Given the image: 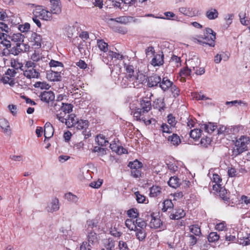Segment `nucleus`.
I'll list each match as a JSON object with an SVG mask.
<instances>
[{
  "instance_id": "5",
  "label": "nucleus",
  "mask_w": 250,
  "mask_h": 250,
  "mask_svg": "<svg viewBox=\"0 0 250 250\" xmlns=\"http://www.w3.org/2000/svg\"><path fill=\"white\" fill-rule=\"evenodd\" d=\"M73 107V105L70 104H65L60 102L54 104L53 110L57 112H58V110H61V112L57 113L56 114H62L64 117L67 113H69L72 111Z\"/></svg>"
},
{
  "instance_id": "36",
  "label": "nucleus",
  "mask_w": 250,
  "mask_h": 250,
  "mask_svg": "<svg viewBox=\"0 0 250 250\" xmlns=\"http://www.w3.org/2000/svg\"><path fill=\"white\" fill-rule=\"evenodd\" d=\"M24 45V44L21 43H17L16 45L13 46L10 50V53L14 55H18L22 51L21 46Z\"/></svg>"
},
{
  "instance_id": "57",
  "label": "nucleus",
  "mask_w": 250,
  "mask_h": 250,
  "mask_svg": "<svg viewBox=\"0 0 250 250\" xmlns=\"http://www.w3.org/2000/svg\"><path fill=\"white\" fill-rule=\"evenodd\" d=\"M42 58V54L38 51H35V52L31 56V59L33 62H37L39 61Z\"/></svg>"
},
{
  "instance_id": "17",
  "label": "nucleus",
  "mask_w": 250,
  "mask_h": 250,
  "mask_svg": "<svg viewBox=\"0 0 250 250\" xmlns=\"http://www.w3.org/2000/svg\"><path fill=\"white\" fill-rule=\"evenodd\" d=\"M205 15L208 20H214L218 18L219 12L216 8L210 7L206 11Z\"/></svg>"
},
{
  "instance_id": "37",
  "label": "nucleus",
  "mask_w": 250,
  "mask_h": 250,
  "mask_svg": "<svg viewBox=\"0 0 250 250\" xmlns=\"http://www.w3.org/2000/svg\"><path fill=\"white\" fill-rule=\"evenodd\" d=\"M168 141L173 146H178L181 143L179 136L174 133L168 137Z\"/></svg>"
},
{
  "instance_id": "20",
  "label": "nucleus",
  "mask_w": 250,
  "mask_h": 250,
  "mask_svg": "<svg viewBox=\"0 0 250 250\" xmlns=\"http://www.w3.org/2000/svg\"><path fill=\"white\" fill-rule=\"evenodd\" d=\"M151 220L149 223V227L151 228L155 229H163L162 228V222L160 219L158 217H155L152 215L150 216Z\"/></svg>"
},
{
  "instance_id": "61",
  "label": "nucleus",
  "mask_w": 250,
  "mask_h": 250,
  "mask_svg": "<svg viewBox=\"0 0 250 250\" xmlns=\"http://www.w3.org/2000/svg\"><path fill=\"white\" fill-rule=\"evenodd\" d=\"M216 229L219 231H224L226 230L227 224L225 221H222L220 223H217L215 226Z\"/></svg>"
},
{
  "instance_id": "9",
  "label": "nucleus",
  "mask_w": 250,
  "mask_h": 250,
  "mask_svg": "<svg viewBox=\"0 0 250 250\" xmlns=\"http://www.w3.org/2000/svg\"><path fill=\"white\" fill-rule=\"evenodd\" d=\"M178 11L186 16L193 17L197 14V11L195 8L190 7H180Z\"/></svg>"
},
{
  "instance_id": "42",
  "label": "nucleus",
  "mask_w": 250,
  "mask_h": 250,
  "mask_svg": "<svg viewBox=\"0 0 250 250\" xmlns=\"http://www.w3.org/2000/svg\"><path fill=\"white\" fill-rule=\"evenodd\" d=\"M203 129L201 128V129H194L190 131V136L194 140L198 139L201 136V131Z\"/></svg>"
},
{
  "instance_id": "26",
  "label": "nucleus",
  "mask_w": 250,
  "mask_h": 250,
  "mask_svg": "<svg viewBox=\"0 0 250 250\" xmlns=\"http://www.w3.org/2000/svg\"><path fill=\"white\" fill-rule=\"evenodd\" d=\"M189 234H193L194 235L200 237L202 234L200 227L197 224L192 225L188 226Z\"/></svg>"
},
{
  "instance_id": "31",
  "label": "nucleus",
  "mask_w": 250,
  "mask_h": 250,
  "mask_svg": "<svg viewBox=\"0 0 250 250\" xmlns=\"http://www.w3.org/2000/svg\"><path fill=\"white\" fill-rule=\"evenodd\" d=\"M124 68L126 72V75L129 76H135L134 75V67L132 64H131V62L126 63L123 61Z\"/></svg>"
},
{
  "instance_id": "32",
  "label": "nucleus",
  "mask_w": 250,
  "mask_h": 250,
  "mask_svg": "<svg viewBox=\"0 0 250 250\" xmlns=\"http://www.w3.org/2000/svg\"><path fill=\"white\" fill-rule=\"evenodd\" d=\"M8 37L5 33H0V43L5 46L6 48H8L11 46L10 42L7 39Z\"/></svg>"
},
{
  "instance_id": "15",
  "label": "nucleus",
  "mask_w": 250,
  "mask_h": 250,
  "mask_svg": "<svg viewBox=\"0 0 250 250\" xmlns=\"http://www.w3.org/2000/svg\"><path fill=\"white\" fill-rule=\"evenodd\" d=\"M46 78L50 81H59L61 79V72L53 70L47 71Z\"/></svg>"
},
{
  "instance_id": "62",
  "label": "nucleus",
  "mask_w": 250,
  "mask_h": 250,
  "mask_svg": "<svg viewBox=\"0 0 250 250\" xmlns=\"http://www.w3.org/2000/svg\"><path fill=\"white\" fill-rule=\"evenodd\" d=\"M35 86L36 87H39L41 89H48L50 86L46 82H37L35 84Z\"/></svg>"
},
{
  "instance_id": "54",
  "label": "nucleus",
  "mask_w": 250,
  "mask_h": 250,
  "mask_svg": "<svg viewBox=\"0 0 250 250\" xmlns=\"http://www.w3.org/2000/svg\"><path fill=\"white\" fill-rule=\"evenodd\" d=\"M208 241L210 242H214L219 239V235L216 232H210L208 237Z\"/></svg>"
},
{
  "instance_id": "28",
  "label": "nucleus",
  "mask_w": 250,
  "mask_h": 250,
  "mask_svg": "<svg viewBox=\"0 0 250 250\" xmlns=\"http://www.w3.org/2000/svg\"><path fill=\"white\" fill-rule=\"evenodd\" d=\"M149 196L151 197H157L161 195L162 189L160 187L153 186L149 188Z\"/></svg>"
},
{
  "instance_id": "48",
  "label": "nucleus",
  "mask_w": 250,
  "mask_h": 250,
  "mask_svg": "<svg viewBox=\"0 0 250 250\" xmlns=\"http://www.w3.org/2000/svg\"><path fill=\"white\" fill-rule=\"evenodd\" d=\"M192 71L191 69L188 67L182 69L179 73L180 76L181 77V81H185V77L189 75Z\"/></svg>"
},
{
  "instance_id": "3",
  "label": "nucleus",
  "mask_w": 250,
  "mask_h": 250,
  "mask_svg": "<svg viewBox=\"0 0 250 250\" xmlns=\"http://www.w3.org/2000/svg\"><path fill=\"white\" fill-rule=\"evenodd\" d=\"M250 142L249 137L246 135L241 136L235 142V147L232 151V156L235 157L246 151Z\"/></svg>"
},
{
  "instance_id": "38",
  "label": "nucleus",
  "mask_w": 250,
  "mask_h": 250,
  "mask_svg": "<svg viewBox=\"0 0 250 250\" xmlns=\"http://www.w3.org/2000/svg\"><path fill=\"white\" fill-rule=\"evenodd\" d=\"M97 45L100 50L103 51L104 53H106L107 52L108 49V45L107 43L104 42L102 40H97Z\"/></svg>"
},
{
  "instance_id": "4",
  "label": "nucleus",
  "mask_w": 250,
  "mask_h": 250,
  "mask_svg": "<svg viewBox=\"0 0 250 250\" xmlns=\"http://www.w3.org/2000/svg\"><path fill=\"white\" fill-rule=\"evenodd\" d=\"M33 14L34 16L39 17L41 20L45 21H51L52 19L51 13L43 8L42 6H36L33 11Z\"/></svg>"
},
{
  "instance_id": "21",
  "label": "nucleus",
  "mask_w": 250,
  "mask_h": 250,
  "mask_svg": "<svg viewBox=\"0 0 250 250\" xmlns=\"http://www.w3.org/2000/svg\"><path fill=\"white\" fill-rule=\"evenodd\" d=\"M213 190L216 191L219 193V195L221 198L224 200H227V190L222 186H213Z\"/></svg>"
},
{
  "instance_id": "50",
  "label": "nucleus",
  "mask_w": 250,
  "mask_h": 250,
  "mask_svg": "<svg viewBox=\"0 0 250 250\" xmlns=\"http://www.w3.org/2000/svg\"><path fill=\"white\" fill-rule=\"evenodd\" d=\"M63 30L68 37H71L75 32V28L73 25H67L64 28Z\"/></svg>"
},
{
  "instance_id": "45",
  "label": "nucleus",
  "mask_w": 250,
  "mask_h": 250,
  "mask_svg": "<svg viewBox=\"0 0 250 250\" xmlns=\"http://www.w3.org/2000/svg\"><path fill=\"white\" fill-rule=\"evenodd\" d=\"M89 243L93 244L97 241V234L95 231L87 232Z\"/></svg>"
},
{
  "instance_id": "33",
  "label": "nucleus",
  "mask_w": 250,
  "mask_h": 250,
  "mask_svg": "<svg viewBox=\"0 0 250 250\" xmlns=\"http://www.w3.org/2000/svg\"><path fill=\"white\" fill-rule=\"evenodd\" d=\"M201 128L208 133H211L216 128V126L211 123L201 125Z\"/></svg>"
},
{
  "instance_id": "47",
  "label": "nucleus",
  "mask_w": 250,
  "mask_h": 250,
  "mask_svg": "<svg viewBox=\"0 0 250 250\" xmlns=\"http://www.w3.org/2000/svg\"><path fill=\"white\" fill-rule=\"evenodd\" d=\"M125 226L130 230H134L136 228L135 221L132 219H127L125 222Z\"/></svg>"
},
{
  "instance_id": "58",
  "label": "nucleus",
  "mask_w": 250,
  "mask_h": 250,
  "mask_svg": "<svg viewBox=\"0 0 250 250\" xmlns=\"http://www.w3.org/2000/svg\"><path fill=\"white\" fill-rule=\"evenodd\" d=\"M188 237V243L190 246L195 245L197 242V237L193 234H189L187 236Z\"/></svg>"
},
{
  "instance_id": "11",
  "label": "nucleus",
  "mask_w": 250,
  "mask_h": 250,
  "mask_svg": "<svg viewBox=\"0 0 250 250\" xmlns=\"http://www.w3.org/2000/svg\"><path fill=\"white\" fill-rule=\"evenodd\" d=\"M208 176L210 178L213 186H222V179L220 176L214 172L212 169L209 170Z\"/></svg>"
},
{
  "instance_id": "55",
  "label": "nucleus",
  "mask_w": 250,
  "mask_h": 250,
  "mask_svg": "<svg viewBox=\"0 0 250 250\" xmlns=\"http://www.w3.org/2000/svg\"><path fill=\"white\" fill-rule=\"evenodd\" d=\"M164 15L166 16V18L165 17H156V18L157 19H166L168 20H175V18H177V17L175 16V14L172 12H166L164 13Z\"/></svg>"
},
{
  "instance_id": "30",
  "label": "nucleus",
  "mask_w": 250,
  "mask_h": 250,
  "mask_svg": "<svg viewBox=\"0 0 250 250\" xmlns=\"http://www.w3.org/2000/svg\"><path fill=\"white\" fill-rule=\"evenodd\" d=\"M134 230L136 232L135 235L137 238L140 241H144L145 239L146 236V229L136 228Z\"/></svg>"
},
{
  "instance_id": "60",
  "label": "nucleus",
  "mask_w": 250,
  "mask_h": 250,
  "mask_svg": "<svg viewBox=\"0 0 250 250\" xmlns=\"http://www.w3.org/2000/svg\"><path fill=\"white\" fill-rule=\"evenodd\" d=\"M30 24L27 22H26L23 24H20L18 25L19 30L22 33L28 31V30L30 29Z\"/></svg>"
},
{
  "instance_id": "7",
  "label": "nucleus",
  "mask_w": 250,
  "mask_h": 250,
  "mask_svg": "<svg viewBox=\"0 0 250 250\" xmlns=\"http://www.w3.org/2000/svg\"><path fill=\"white\" fill-rule=\"evenodd\" d=\"M136 78L135 76H129L126 75L124 77L121 82V84L123 87H135L136 85L135 84V81Z\"/></svg>"
},
{
  "instance_id": "46",
  "label": "nucleus",
  "mask_w": 250,
  "mask_h": 250,
  "mask_svg": "<svg viewBox=\"0 0 250 250\" xmlns=\"http://www.w3.org/2000/svg\"><path fill=\"white\" fill-rule=\"evenodd\" d=\"M0 81L4 84H9L10 86H13L15 84L13 79L11 77H9L8 75H6L1 78Z\"/></svg>"
},
{
  "instance_id": "10",
  "label": "nucleus",
  "mask_w": 250,
  "mask_h": 250,
  "mask_svg": "<svg viewBox=\"0 0 250 250\" xmlns=\"http://www.w3.org/2000/svg\"><path fill=\"white\" fill-rule=\"evenodd\" d=\"M206 34L207 35L205 40L207 41L206 43L211 46H213L214 45V42L216 39V33L211 28H207L206 29Z\"/></svg>"
},
{
  "instance_id": "64",
  "label": "nucleus",
  "mask_w": 250,
  "mask_h": 250,
  "mask_svg": "<svg viewBox=\"0 0 250 250\" xmlns=\"http://www.w3.org/2000/svg\"><path fill=\"white\" fill-rule=\"evenodd\" d=\"M170 89L172 94L174 97L176 98L179 95L180 90L175 85L172 84L170 87Z\"/></svg>"
},
{
  "instance_id": "2",
  "label": "nucleus",
  "mask_w": 250,
  "mask_h": 250,
  "mask_svg": "<svg viewBox=\"0 0 250 250\" xmlns=\"http://www.w3.org/2000/svg\"><path fill=\"white\" fill-rule=\"evenodd\" d=\"M23 75L29 79L38 78L40 75L39 70L36 68V64L31 61H27L24 66L21 67Z\"/></svg>"
},
{
  "instance_id": "39",
  "label": "nucleus",
  "mask_w": 250,
  "mask_h": 250,
  "mask_svg": "<svg viewBox=\"0 0 250 250\" xmlns=\"http://www.w3.org/2000/svg\"><path fill=\"white\" fill-rule=\"evenodd\" d=\"M168 185L173 188H176L180 185V180L176 176L171 177L168 181Z\"/></svg>"
},
{
  "instance_id": "12",
  "label": "nucleus",
  "mask_w": 250,
  "mask_h": 250,
  "mask_svg": "<svg viewBox=\"0 0 250 250\" xmlns=\"http://www.w3.org/2000/svg\"><path fill=\"white\" fill-rule=\"evenodd\" d=\"M60 208L59 201L58 198H55L48 203L46 209L49 212H53L58 210Z\"/></svg>"
},
{
  "instance_id": "18",
  "label": "nucleus",
  "mask_w": 250,
  "mask_h": 250,
  "mask_svg": "<svg viewBox=\"0 0 250 250\" xmlns=\"http://www.w3.org/2000/svg\"><path fill=\"white\" fill-rule=\"evenodd\" d=\"M186 212L185 210L181 208H175L174 211L171 213L169 218L172 220H178L185 217Z\"/></svg>"
},
{
  "instance_id": "6",
  "label": "nucleus",
  "mask_w": 250,
  "mask_h": 250,
  "mask_svg": "<svg viewBox=\"0 0 250 250\" xmlns=\"http://www.w3.org/2000/svg\"><path fill=\"white\" fill-rule=\"evenodd\" d=\"M57 119L61 122L65 123L66 126L68 128L74 127L77 121V118L74 114H70L67 116V118L64 117L62 114H56Z\"/></svg>"
},
{
  "instance_id": "19",
  "label": "nucleus",
  "mask_w": 250,
  "mask_h": 250,
  "mask_svg": "<svg viewBox=\"0 0 250 250\" xmlns=\"http://www.w3.org/2000/svg\"><path fill=\"white\" fill-rule=\"evenodd\" d=\"M187 65L192 70H195L200 65V61L197 56H194L193 58L187 61Z\"/></svg>"
},
{
  "instance_id": "43",
  "label": "nucleus",
  "mask_w": 250,
  "mask_h": 250,
  "mask_svg": "<svg viewBox=\"0 0 250 250\" xmlns=\"http://www.w3.org/2000/svg\"><path fill=\"white\" fill-rule=\"evenodd\" d=\"M240 129H242L241 126H231L228 127L227 134H238Z\"/></svg>"
},
{
  "instance_id": "49",
  "label": "nucleus",
  "mask_w": 250,
  "mask_h": 250,
  "mask_svg": "<svg viewBox=\"0 0 250 250\" xmlns=\"http://www.w3.org/2000/svg\"><path fill=\"white\" fill-rule=\"evenodd\" d=\"M142 163L137 160L133 162H130L128 164V167L132 169H140L142 167Z\"/></svg>"
},
{
  "instance_id": "14",
  "label": "nucleus",
  "mask_w": 250,
  "mask_h": 250,
  "mask_svg": "<svg viewBox=\"0 0 250 250\" xmlns=\"http://www.w3.org/2000/svg\"><path fill=\"white\" fill-rule=\"evenodd\" d=\"M40 97L42 101L49 103L50 102H52L54 100L55 95L51 91H45L41 93Z\"/></svg>"
},
{
  "instance_id": "52",
  "label": "nucleus",
  "mask_w": 250,
  "mask_h": 250,
  "mask_svg": "<svg viewBox=\"0 0 250 250\" xmlns=\"http://www.w3.org/2000/svg\"><path fill=\"white\" fill-rule=\"evenodd\" d=\"M240 21L241 23L244 25L250 26V19L248 20L246 17V14H239Z\"/></svg>"
},
{
  "instance_id": "1",
  "label": "nucleus",
  "mask_w": 250,
  "mask_h": 250,
  "mask_svg": "<svg viewBox=\"0 0 250 250\" xmlns=\"http://www.w3.org/2000/svg\"><path fill=\"white\" fill-rule=\"evenodd\" d=\"M134 104H130V108L131 110V114L137 121H143L146 125L151 124V121L146 117L147 114L151 109L150 101L143 99L140 101V107L135 108Z\"/></svg>"
},
{
  "instance_id": "27",
  "label": "nucleus",
  "mask_w": 250,
  "mask_h": 250,
  "mask_svg": "<svg viewBox=\"0 0 250 250\" xmlns=\"http://www.w3.org/2000/svg\"><path fill=\"white\" fill-rule=\"evenodd\" d=\"M163 57V54H156L152 59L151 64L154 66L162 65L164 63Z\"/></svg>"
},
{
  "instance_id": "41",
  "label": "nucleus",
  "mask_w": 250,
  "mask_h": 250,
  "mask_svg": "<svg viewBox=\"0 0 250 250\" xmlns=\"http://www.w3.org/2000/svg\"><path fill=\"white\" fill-rule=\"evenodd\" d=\"M96 141L98 143L99 146H106L108 143V141L106 140L105 137L101 134L97 136Z\"/></svg>"
},
{
  "instance_id": "23",
  "label": "nucleus",
  "mask_w": 250,
  "mask_h": 250,
  "mask_svg": "<svg viewBox=\"0 0 250 250\" xmlns=\"http://www.w3.org/2000/svg\"><path fill=\"white\" fill-rule=\"evenodd\" d=\"M172 84L173 83L172 82L168 80L167 77H164L162 81L161 80V82L159 83V86L163 91H165L170 88Z\"/></svg>"
},
{
  "instance_id": "59",
  "label": "nucleus",
  "mask_w": 250,
  "mask_h": 250,
  "mask_svg": "<svg viewBox=\"0 0 250 250\" xmlns=\"http://www.w3.org/2000/svg\"><path fill=\"white\" fill-rule=\"evenodd\" d=\"M135 224L136 229H145L146 227V223L141 219H137L135 221Z\"/></svg>"
},
{
  "instance_id": "35",
  "label": "nucleus",
  "mask_w": 250,
  "mask_h": 250,
  "mask_svg": "<svg viewBox=\"0 0 250 250\" xmlns=\"http://www.w3.org/2000/svg\"><path fill=\"white\" fill-rule=\"evenodd\" d=\"M173 204L171 200H165L163 203L162 210L163 212H166L173 208Z\"/></svg>"
},
{
  "instance_id": "13",
  "label": "nucleus",
  "mask_w": 250,
  "mask_h": 250,
  "mask_svg": "<svg viewBox=\"0 0 250 250\" xmlns=\"http://www.w3.org/2000/svg\"><path fill=\"white\" fill-rule=\"evenodd\" d=\"M29 40L30 42L32 43V45L35 46V48H39L41 47L42 37L37 33L32 32Z\"/></svg>"
},
{
  "instance_id": "16",
  "label": "nucleus",
  "mask_w": 250,
  "mask_h": 250,
  "mask_svg": "<svg viewBox=\"0 0 250 250\" xmlns=\"http://www.w3.org/2000/svg\"><path fill=\"white\" fill-rule=\"evenodd\" d=\"M161 82V77L156 74L153 75L147 78V85L149 87L157 86Z\"/></svg>"
},
{
  "instance_id": "25",
  "label": "nucleus",
  "mask_w": 250,
  "mask_h": 250,
  "mask_svg": "<svg viewBox=\"0 0 250 250\" xmlns=\"http://www.w3.org/2000/svg\"><path fill=\"white\" fill-rule=\"evenodd\" d=\"M54 133V129L50 123H46L44 125V135L46 138L51 137Z\"/></svg>"
},
{
  "instance_id": "8",
  "label": "nucleus",
  "mask_w": 250,
  "mask_h": 250,
  "mask_svg": "<svg viewBox=\"0 0 250 250\" xmlns=\"http://www.w3.org/2000/svg\"><path fill=\"white\" fill-rule=\"evenodd\" d=\"M51 15H59L62 12L61 2L58 0H49Z\"/></svg>"
},
{
  "instance_id": "56",
  "label": "nucleus",
  "mask_w": 250,
  "mask_h": 250,
  "mask_svg": "<svg viewBox=\"0 0 250 250\" xmlns=\"http://www.w3.org/2000/svg\"><path fill=\"white\" fill-rule=\"evenodd\" d=\"M134 194L136 197V201L138 203H145L146 198L144 195L141 194L139 191L135 192Z\"/></svg>"
},
{
  "instance_id": "24",
  "label": "nucleus",
  "mask_w": 250,
  "mask_h": 250,
  "mask_svg": "<svg viewBox=\"0 0 250 250\" xmlns=\"http://www.w3.org/2000/svg\"><path fill=\"white\" fill-rule=\"evenodd\" d=\"M88 126V122L87 120L77 119L74 128L78 130L86 129Z\"/></svg>"
},
{
  "instance_id": "63",
  "label": "nucleus",
  "mask_w": 250,
  "mask_h": 250,
  "mask_svg": "<svg viewBox=\"0 0 250 250\" xmlns=\"http://www.w3.org/2000/svg\"><path fill=\"white\" fill-rule=\"evenodd\" d=\"M210 138L206 137V138H203L201 139L200 141V145L204 147H207L208 146L210 145Z\"/></svg>"
},
{
  "instance_id": "34",
  "label": "nucleus",
  "mask_w": 250,
  "mask_h": 250,
  "mask_svg": "<svg viewBox=\"0 0 250 250\" xmlns=\"http://www.w3.org/2000/svg\"><path fill=\"white\" fill-rule=\"evenodd\" d=\"M0 126L5 133L10 131L9 128L10 127L8 121L5 119H0Z\"/></svg>"
},
{
  "instance_id": "29",
  "label": "nucleus",
  "mask_w": 250,
  "mask_h": 250,
  "mask_svg": "<svg viewBox=\"0 0 250 250\" xmlns=\"http://www.w3.org/2000/svg\"><path fill=\"white\" fill-rule=\"evenodd\" d=\"M8 37L12 41L17 43H21L23 42L24 36L20 33L11 34L8 35Z\"/></svg>"
},
{
  "instance_id": "40",
  "label": "nucleus",
  "mask_w": 250,
  "mask_h": 250,
  "mask_svg": "<svg viewBox=\"0 0 250 250\" xmlns=\"http://www.w3.org/2000/svg\"><path fill=\"white\" fill-rule=\"evenodd\" d=\"M104 246L106 250H112L115 247V241L111 238L104 240Z\"/></svg>"
},
{
  "instance_id": "44",
  "label": "nucleus",
  "mask_w": 250,
  "mask_h": 250,
  "mask_svg": "<svg viewBox=\"0 0 250 250\" xmlns=\"http://www.w3.org/2000/svg\"><path fill=\"white\" fill-rule=\"evenodd\" d=\"M108 56L111 59L113 58L116 59L117 60H125L126 57L124 56L123 55L120 54L119 53H117L116 52H114L113 51H109L108 53Z\"/></svg>"
},
{
  "instance_id": "22",
  "label": "nucleus",
  "mask_w": 250,
  "mask_h": 250,
  "mask_svg": "<svg viewBox=\"0 0 250 250\" xmlns=\"http://www.w3.org/2000/svg\"><path fill=\"white\" fill-rule=\"evenodd\" d=\"M97 222L95 220H88L85 225V230L87 232L95 231L97 227Z\"/></svg>"
},
{
  "instance_id": "51",
  "label": "nucleus",
  "mask_w": 250,
  "mask_h": 250,
  "mask_svg": "<svg viewBox=\"0 0 250 250\" xmlns=\"http://www.w3.org/2000/svg\"><path fill=\"white\" fill-rule=\"evenodd\" d=\"M65 198L69 201L77 203L78 201V197L72 194L71 192H68L65 194Z\"/></svg>"
},
{
  "instance_id": "53",
  "label": "nucleus",
  "mask_w": 250,
  "mask_h": 250,
  "mask_svg": "<svg viewBox=\"0 0 250 250\" xmlns=\"http://www.w3.org/2000/svg\"><path fill=\"white\" fill-rule=\"evenodd\" d=\"M173 127L166 123H163L161 126V128L163 133H170L172 132Z\"/></svg>"
}]
</instances>
